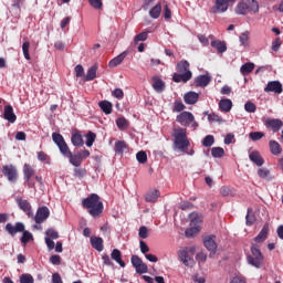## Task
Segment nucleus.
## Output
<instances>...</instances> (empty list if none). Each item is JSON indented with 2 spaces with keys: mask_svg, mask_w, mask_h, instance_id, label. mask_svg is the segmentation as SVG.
<instances>
[{
  "mask_svg": "<svg viewBox=\"0 0 283 283\" xmlns=\"http://www.w3.org/2000/svg\"><path fill=\"white\" fill-rule=\"evenodd\" d=\"M82 207L83 209H87L90 216L93 218H98L104 209L103 201H101V197L96 193H92L87 198H84L82 200Z\"/></svg>",
  "mask_w": 283,
  "mask_h": 283,
  "instance_id": "obj_1",
  "label": "nucleus"
},
{
  "mask_svg": "<svg viewBox=\"0 0 283 283\" xmlns=\"http://www.w3.org/2000/svg\"><path fill=\"white\" fill-rule=\"evenodd\" d=\"M235 12L237 14H255L260 12V3L256 0H244L238 3Z\"/></svg>",
  "mask_w": 283,
  "mask_h": 283,
  "instance_id": "obj_2",
  "label": "nucleus"
},
{
  "mask_svg": "<svg viewBox=\"0 0 283 283\" xmlns=\"http://www.w3.org/2000/svg\"><path fill=\"white\" fill-rule=\"evenodd\" d=\"M175 138V147L179 149V151H185L189 145V139L187 138V129L185 128H176L174 133Z\"/></svg>",
  "mask_w": 283,
  "mask_h": 283,
  "instance_id": "obj_3",
  "label": "nucleus"
},
{
  "mask_svg": "<svg viewBox=\"0 0 283 283\" xmlns=\"http://www.w3.org/2000/svg\"><path fill=\"white\" fill-rule=\"evenodd\" d=\"M251 254L248 255V263L251 264V266H254V269H262L264 265V255L262 254V251H260L259 245H252L251 247Z\"/></svg>",
  "mask_w": 283,
  "mask_h": 283,
  "instance_id": "obj_4",
  "label": "nucleus"
},
{
  "mask_svg": "<svg viewBox=\"0 0 283 283\" xmlns=\"http://www.w3.org/2000/svg\"><path fill=\"white\" fill-rule=\"evenodd\" d=\"M176 120L179 123V125H182L184 127H193V129H198V122H196V117L193 116V113L184 111L179 115L176 116Z\"/></svg>",
  "mask_w": 283,
  "mask_h": 283,
  "instance_id": "obj_5",
  "label": "nucleus"
},
{
  "mask_svg": "<svg viewBox=\"0 0 283 283\" xmlns=\"http://www.w3.org/2000/svg\"><path fill=\"white\" fill-rule=\"evenodd\" d=\"M196 253V248H188L186 250L178 251V259L185 266H193L196 261L193 260V255Z\"/></svg>",
  "mask_w": 283,
  "mask_h": 283,
  "instance_id": "obj_6",
  "label": "nucleus"
},
{
  "mask_svg": "<svg viewBox=\"0 0 283 283\" xmlns=\"http://www.w3.org/2000/svg\"><path fill=\"white\" fill-rule=\"evenodd\" d=\"M53 143L59 147L60 154L64 156V158H67L71 154L72 150H70V146H67V143H65V138H63V135L59 133H53L52 134Z\"/></svg>",
  "mask_w": 283,
  "mask_h": 283,
  "instance_id": "obj_7",
  "label": "nucleus"
},
{
  "mask_svg": "<svg viewBox=\"0 0 283 283\" xmlns=\"http://www.w3.org/2000/svg\"><path fill=\"white\" fill-rule=\"evenodd\" d=\"M189 220L191 228L187 229L185 233L186 238H193V235H198V233H200V229L196 226L200 224V222H202V219L199 218L198 212H192L189 214Z\"/></svg>",
  "mask_w": 283,
  "mask_h": 283,
  "instance_id": "obj_8",
  "label": "nucleus"
},
{
  "mask_svg": "<svg viewBox=\"0 0 283 283\" xmlns=\"http://www.w3.org/2000/svg\"><path fill=\"white\" fill-rule=\"evenodd\" d=\"M2 174L4 178H7V180L12 185L19 180V170L17 169V166L12 164L2 166Z\"/></svg>",
  "mask_w": 283,
  "mask_h": 283,
  "instance_id": "obj_9",
  "label": "nucleus"
},
{
  "mask_svg": "<svg viewBox=\"0 0 283 283\" xmlns=\"http://www.w3.org/2000/svg\"><path fill=\"white\" fill-rule=\"evenodd\" d=\"M67 158L69 163H71L73 167H81V165H83V160H85V158H90V150L85 149L75 151L74 154L71 153Z\"/></svg>",
  "mask_w": 283,
  "mask_h": 283,
  "instance_id": "obj_10",
  "label": "nucleus"
},
{
  "mask_svg": "<svg viewBox=\"0 0 283 283\" xmlns=\"http://www.w3.org/2000/svg\"><path fill=\"white\" fill-rule=\"evenodd\" d=\"M22 174L24 181L27 182L28 187L30 189H34V181H32V178H34V174H36V170L32 167L30 164H24L22 168Z\"/></svg>",
  "mask_w": 283,
  "mask_h": 283,
  "instance_id": "obj_11",
  "label": "nucleus"
},
{
  "mask_svg": "<svg viewBox=\"0 0 283 283\" xmlns=\"http://www.w3.org/2000/svg\"><path fill=\"white\" fill-rule=\"evenodd\" d=\"M50 218V208L46 206H42L38 208L35 216L33 214L32 220H34L35 224H43L45 220Z\"/></svg>",
  "mask_w": 283,
  "mask_h": 283,
  "instance_id": "obj_12",
  "label": "nucleus"
},
{
  "mask_svg": "<svg viewBox=\"0 0 283 283\" xmlns=\"http://www.w3.org/2000/svg\"><path fill=\"white\" fill-rule=\"evenodd\" d=\"M263 125H265L266 129H271V132L277 134V132L283 127V122L277 118H266L263 120Z\"/></svg>",
  "mask_w": 283,
  "mask_h": 283,
  "instance_id": "obj_13",
  "label": "nucleus"
},
{
  "mask_svg": "<svg viewBox=\"0 0 283 283\" xmlns=\"http://www.w3.org/2000/svg\"><path fill=\"white\" fill-rule=\"evenodd\" d=\"M15 202L21 211L28 216V218H34V212H32V205L30 201L22 199V198H17Z\"/></svg>",
  "mask_w": 283,
  "mask_h": 283,
  "instance_id": "obj_14",
  "label": "nucleus"
},
{
  "mask_svg": "<svg viewBox=\"0 0 283 283\" xmlns=\"http://www.w3.org/2000/svg\"><path fill=\"white\" fill-rule=\"evenodd\" d=\"M4 231L14 238L17 233H23V231H25V224L22 222H17L14 226L12 223H7Z\"/></svg>",
  "mask_w": 283,
  "mask_h": 283,
  "instance_id": "obj_15",
  "label": "nucleus"
},
{
  "mask_svg": "<svg viewBox=\"0 0 283 283\" xmlns=\"http://www.w3.org/2000/svg\"><path fill=\"white\" fill-rule=\"evenodd\" d=\"M235 0H216V4L212 8V12L220 14L229 10V3H233Z\"/></svg>",
  "mask_w": 283,
  "mask_h": 283,
  "instance_id": "obj_16",
  "label": "nucleus"
},
{
  "mask_svg": "<svg viewBox=\"0 0 283 283\" xmlns=\"http://www.w3.org/2000/svg\"><path fill=\"white\" fill-rule=\"evenodd\" d=\"M193 77V73L191 71H187L186 73H175L172 75L174 83H189Z\"/></svg>",
  "mask_w": 283,
  "mask_h": 283,
  "instance_id": "obj_17",
  "label": "nucleus"
},
{
  "mask_svg": "<svg viewBox=\"0 0 283 283\" xmlns=\"http://www.w3.org/2000/svg\"><path fill=\"white\" fill-rule=\"evenodd\" d=\"M203 247L210 251V256L216 255V251H218V243H216L213 237H205Z\"/></svg>",
  "mask_w": 283,
  "mask_h": 283,
  "instance_id": "obj_18",
  "label": "nucleus"
},
{
  "mask_svg": "<svg viewBox=\"0 0 283 283\" xmlns=\"http://www.w3.org/2000/svg\"><path fill=\"white\" fill-rule=\"evenodd\" d=\"M264 92H274V94H282L283 88H282V83L280 81H272L269 82L266 87L264 88Z\"/></svg>",
  "mask_w": 283,
  "mask_h": 283,
  "instance_id": "obj_19",
  "label": "nucleus"
},
{
  "mask_svg": "<svg viewBox=\"0 0 283 283\" xmlns=\"http://www.w3.org/2000/svg\"><path fill=\"white\" fill-rule=\"evenodd\" d=\"M3 118L9 123H17V115L14 114V108H12V105L4 106Z\"/></svg>",
  "mask_w": 283,
  "mask_h": 283,
  "instance_id": "obj_20",
  "label": "nucleus"
},
{
  "mask_svg": "<svg viewBox=\"0 0 283 283\" xmlns=\"http://www.w3.org/2000/svg\"><path fill=\"white\" fill-rule=\"evenodd\" d=\"M199 98H200V94L191 91L184 95V101L186 105H196Z\"/></svg>",
  "mask_w": 283,
  "mask_h": 283,
  "instance_id": "obj_21",
  "label": "nucleus"
},
{
  "mask_svg": "<svg viewBox=\"0 0 283 283\" xmlns=\"http://www.w3.org/2000/svg\"><path fill=\"white\" fill-rule=\"evenodd\" d=\"M249 158L251 163L256 165V167H262V165H264V158L262 157V155H260V151L258 150H253L252 153H250Z\"/></svg>",
  "mask_w": 283,
  "mask_h": 283,
  "instance_id": "obj_22",
  "label": "nucleus"
},
{
  "mask_svg": "<svg viewBox=\"0 0 283 283\" xmlns=\"http://www.w3.org/2000/svg\"><path fill=\"white\" fill-rule=\"evenodd\" d=\"M211 83V76L209 75H199L195 78L196 87H207Z\"/></svg>",
  "mask_w": 283,
  "mask_h": 283,
  "instance_id": "obj_23",
  "label": "nucleus"
},
{
  "mask_svg": "<svg viewBox=\"0 0 283 283\" xmlns=\"http://www.w3.org/2000/svg\"><path fill=\"white\" fill-rule=\"evenodd\" d=\"M111 258L112 260H114V262L119 264L122 269H125L126 264H125V261H123V253L120 252V250L114 249L111 253Z\"/></svg>",
  "mask_w": 283,
  "mask_h": 283,
  "instance_id": "obj_24",
  "label": "nucleus"
},
{
  "mask_svg": "<svg viewBox=\"0 0 283 283\" xmlns=\"http://www.w3.org/2000/svg\"><path fill=\"white\" fill-rule=\"evenodd\" d=\"M210 45L217 50L218 54H224L227 51V42L224 41L213 40L211 41Z\"/></svg>",
  "mask_w": 283,
  "mask_h": 283,
  "instance_id": "obj_25",
  "label": "nucleus"
},
{
  "mask_svg": "<svg viewBox=\"0 0 283 283\" xmlns=\"http://www.w3.org/2000/svg\"><path fill=\"white\" fill-rule=\"evenodd\" d=\"M127 57V51H124L119 55L115 56L108 62V67H118L123 61Z\"/></svg>",
  "mask_w": 283,
  "mask_h": 283,
  "instance_id": "obj_26",
  "label": "nucleus"
},
{
  "mask_svg": "<svg viewBox=\"0 0 283 283\" xmlns=\"http://www.w3.org/2000/svg\"><path fill=\"white\" fill-rule=\"evenodd\" d=\"M268 237H269V223H265L262 230L260 231V233L254 238V242L260 244L264 242V240H266Z\"/></svg>",
  "mask_w": 283,
  "mask_h": 283,
  "instance_id": "obj_27",
  "label": "nucleus"
},
{
  "mask_svg": "<svg viewBox=\"0 0 283 283\" xmlns=\"http://www.w3.org/2000/svg\"><path fill=\"white\" fill-rule=\"evenodd\" d=\"M232 108H233V102L231 99L222 98L219 102V109L224 112V114H228V112H231Z\"/></svg>",
  "mask_w": 283,
  "mask_h": 283,
  "instance_id": "obj_28",
  "label": "nucleus"
},
{
  "mask_svg": "<svg viewBox=\"0 0 283 283\" xmlns=\"http://www.w3.org/2000/svg\"><path fill=\"white\" fill-rule=\"evenodd\" d=\"M71 143L74 147H83V145H85V142H83V135L78 132L72 133Z\"/></svg>",
  "mask_w": 283,
  "mask_h": 283,
  "instance_id": "obj_29",
  "label": "nucleus"
},
{
  "mask_svg": "<svg viewBox=\"0 0 283 283\" xmlns=\"http://www.w3.org/2000/svg\"><path fill=\"white\" fill-rule=\"evenodd\" d=\"M96 72H98V64H94L88 69L86 75H84L83 77V81L85 82L94 81V78H96Z\"/></svg>",
  "mask_w": 283,
  "mask_h": 283,
  "instance_id": "obj_30",
  "label": "nucleus"
},
{
  "mask_svg": "<svg viewBox=\"0 0 283 283\" xmlns=\"http://www.w3.org/2000/svg\"><path fill=\"white\" fill-rule=\"evenodd\" d=\"M190 67V64L187 60H181L177 63L176 65V71L179 73V74H186V72H191L189 70Z\"/></svg>",
  "mask_w": 283,
  "mask_h": 283,
  "instance_id": "obj_31",
  "label": "nucleus"
},
{
  "mask_svg": "<svg viewBox=\"0 0 283 283\" xmlns=\"http://www.w3.org/2000/svg\"><path fill=\"white\" fill-rule=\"evenodd\" d=\"M153 88L158 93L165 92V83L159 76L153 77Z\"/></svg>",
  "mask_w": 283,
  "mask_h": 283,
  "instance_id": "obj_32",
  "label": "nucleus"
},
{
  "mask_svg": "<svg viewBox=\"0 0 283 283\" xmlns=\"http://www.w3.org/2000/svg\"><path fill=\"white\" fill-rule=\"evenodd\" d=\"M98 106L102 109V112L106 115L112 114L114 109V104H112V102L109 101H102L98 103Z\"/></svg>",
  "mask_w": 283,
  "mask_h": 283,
  "instance_id": "obj_33",
  "label": "nucleus"
},
{
  "mask_svg": "<svg viewBox=\"0 0 283 283\" xmlns=\"http://www.w3.org/2000/svg\"><path fill=\"white\" fill-rule=\"evenodd\" d=\"M91 247L95 249V251H103L104 245H103V238L99 237H91Z\"/></svg>",
  "mask_w": 283,
  "mask_h": 283,
  "instance_id": "obj_34",
  "label": "nucleus"
},
{
  "mask_svg": "<svg viewBox=\"0 0 283 283\" xmlns=\"http://www.w3.org/2000/svg\"><path fill=\"white\" fill-rule=\"evenodd\" d=\"M270 151L273 156H280L282 154V146L275 140L269 142Z\"/></svg>",
  "mask_w": 283,
  "mask_h": 283,
  "instance_id": "obj_35",
  "label": "nucleus"
},
{
  "mask_svg": "<svg viewBox=\"0 0 283 283\" xmlns=\"http://www.w3.org/2000/svg\"><path fill=\"white\" fill-rule=\"evenodd\" d=\"M158 198H160V190H150L146 193L145 200L146 202H157Z\"/></svg>",
  "mask_w": 283,
  "mask_h": 283,
  "instance_id": "obj_36",
  "label": "nucleus"
},
{
  "mask_svg": "<svg viewBox=\"0 0 283 283\" xmlns=\"http://www.w3.org/2000/svg\"><path fill=\"white\" fill-rule=\"evenodd\" d=\"M254 70H255V64L252 62H248L240 67V72L242 76H249V74H251V72H253Z\"/></svg>",
  "mask_w": 283,
  "mask_h": 283,
  "instance_id": "obj_37",
  "label": "nucleus"
},
{
  "mask_svg": "<svg viewBox=\"0 0 283 283\" xmlns=\"http://www.w3.org/2000/svg\"><path fill=\"white\" fill-rule=\"evenodd\" d=\"M161 12H163V4L157 3L155 7H153L149 10V17L151 19H158L160 17Z\"/></svg>",
  "mask_w": 283,
  "mask_h": 283,
  "instance_id": "obj_38",
  "label": "nucleus"
},
{
  "mask_svg": "<svg viewBox=\"0 0 283 283\" xmlns=\"http://www.w3.org/2000/svg\"><path fill=\"white\" fill-rule=\"evenodd\" d=\"M258 176L263 180H268V181L273 180V177H271V170H269V168H259Z\"/></svg>",
  "mask_w": 283,
  "mask_h": 283,
  "instance_id": "obj_39",
  "label": "nucleus"
},
{
  "mask_svg": "<svg viewBox=\"0 0 283 283\" xmlns=\"http://www.w3.org/2000/svg\"><path fill=\"white\" fill-rule=\"evenodd\" d=\"M185 109H187V106H185V104L182 103V101L180 99H176L172 106V112L174 113H182L185 112Z\"/></svg>",
  "mask_w": 283,
  "mask_h": 283,
  "instance_id": "obj_40",
  "label": "nucleus"
},
{
  "mask_svg": "<svg viewBox=\"0 0 283 283\" xmlns=\"http://www.w3.org/2000/svg\"><path fill=\"white\" fill-rule=\"evenodd\" d=\"M212 158H222L224 156V148L222 147H212L211 148Z\"/></svg>",
  "mask_w": 283,
  "mask_h": 283,
  "instance_id": "obj_41",
  "label": "nucleus"
},
{
  "mask_svg": "<svg viewBox=\"0 0 283 283\" xmlns=\"http://www.w3.org/2000/svg\"><path fill=\"white\" fill-rule=\"evenodd\" d=\"M20 240H21L22 244H28V242H30L31 240H34V237L31 234L30 231L23 230L22 237Z\"/></svg>",
  "mask_w": 283,
  "mask_h": 283,
  "instance_id": "obj_42",
  "label": "nucleus"
},
{
  "mask_svg": "<svg viewBox=\"0 0 283 283\" xmlns=\"http://www.w3.org/2000/svg\"><path fill=\"white\" fill-rule=\"evenodd\" d=\"M116 125L118 129L125 130L127 127H129V122L125 117H119L116 119Z\"/></svg>",
  "mask_w": 283,
  "mask_h": 283,
  "instance_id": "obj_43",
  "label": "nucleus"
},
{
  "mask_svg": "<svg viewBox=\"0 0 283 283\" xmlns=\"http://www.w3.org/2000/svg\"><path fill=\"white\" fill-rule=\"evenodd\" d=\"M148 36H149V32H147V31H144V32L137 34L134 38L135 45H138V43H140V41H147Z\"/></svg>",
  "mask_w": 283,
  "mask_h": 283,
  "instance_id": "obj_44",
  "label": "nucleus"
},
{
  "mask_svg": "<svg viewBox=\"0 0 283 283\" xmlns=\"http://www.w3.org/2000/svg\"><path fill=\"white\" fill-rule=\"evenodd\" d=\"M125 149H127V144L125 142H116L115 143V153L116 154H123V151H125Z\"/></svg>",
  "mask_w": 283,
  "mask_h": 283,
  "instance_id": "obj_45",
  "label": "nucleus"
},
{
  "mask_svg": "<svg viewBox=\"0 0 283 283\" xmlns=\"http://www.w3.org/2000/svg\"><path fill=\"white\" fill-rule=\"evenodd\" d=\"M213 143H216L213 135H207L202 140L203 147H212Z\"/></svg>",
  "mask_w": 283,
  "mask_h": 283,
  "instance_id": "obj_46",
  "label": "nucleus"
},
{
  "mask_svg": "<svg viewBox=\"0 0 283 283\" xmlns=\"http://www.w3.org/2000/svg\"><path fill=\"white\" fill-rule=\"evenodd\" d=\"M85 137H86V147H92V145H94V143L96 142V135L92 132H88Z\"/></svg>",
  "mask_w": 283,
  "mask_h": 283,
  "instance_id": "obj_47",
  "label": "nucleus"
},
{
  "mask_svg": "<svg viewBox=\"0 0 283 283\" xmlns=\"http://www.w3.org/2000/svg\"><path fill=\"white\" fill-rule=\"evenodd\" d=\"M264 133L262 132H251L249 134V138H251L253 142L262 140L264 138Z\"/></svg>",
  "mask_w": 283,
  "mask_h": 283,
  "instance_id": "obj_48",
  "label": "nucleus"
},
{
  "mask_svg": "<svg viewBox=\"0 0 283 283\" xmlns=\"http://www.w3.org/2000/svg\"><path fill=\"white\" fill-rule=\"evenodd\" d=\"M23 56L27 61H30V43L27 41L22 44Z\"/></svg>",
  "mask_w": 283,
  "mask_h": 283,
  "instance_id": "obj_49",
  "label": "nucleus"
},
{
  "mask_svg": "<svg viewBox=\"0 0 283 283\" xmlns=\"http://www.w3.org/2000/svg\"><path fill=\"white\" fill-rule=\"evenodd\" d=\"M135 271L139 275H143L144 273H147L149 271V268L147 266V264L145 262H143L142 264H139L135 268Z\"/></svg>",
  "mask_w": 283,
  "mask_h": 283,
  "instance_id": "obj_50",
  "label": "nucleus"
},
{
  "mask_svg": "<svg viewBox=\"0 0 283 283\" xmlns=\"http://www.w3.org/2000/svg\"><path fill=\"white\" fill-rule=\"evenodd\" d=\"M244 109L245 112H248L249 114H255L258 106H255L252 102H247L244 104Z\"/></svg>",
  "mask_w": 283,
  "mask_h": 283,
  "instance_id": "obj_51",
  "label": "nucleus"
},
{
  "mask_svg": "<svg viewBox=\"0 0 283 283\" xmlns=\"http://www.w3.org/2000/svg\"><path fill=\"white\" fill-rule=\"evenodd\" d=\"M245 222L248 227H252V224L255 222V216L251 214V208L248 209Z\"/></svg>",
  "mask_w": 283,
  "mask_h": 283,
  "instance_id": "obj_52",
  "label": "nucleus"
},
{
  "mask_svg": "<svg viewBox=\"0 0 283 283\" xmlns=\"http://www.w3.org/2000/svg\"><path fill=\"white\" fill-rule=\"evenodd\" d=\"M46 238H50L51 240H59V232L54 229H48L45 231Z\"/></svg>",
  "mask_w": 283,
  "mask_h": 283,
  "instance_id": "obj_53",
  "label": "nucleus"
},
{
  "mask_svg": "<svg viewBox=\"0 0 283 283\" xmlns=\"http://www.w3.org/2000/svg\"><path fill=\"white\" fill-rule=\"evenodd\" d=\"M208 120L210 123H223V119L221 116H219L218 114L216 113H211L208 115Z\"/></svg>",
  "mask_w": 283,
  "mask_h": 283,
  "instance_id": "obj_54",
  "label": "nucleus"
},
{
  "mask_svg": "<svg viewBox=\"0 0 283 283\" xmlns=\"http://www.w3.org/2000/svg\"><path fill=\"white\" fill-rule=\"evenodd\" d=\"M136 159L138 160V163H140L142 165H145V163H147V153L145 151H138L136 155Z\"/></svg>",
  "mask_w": 283,
  "mask_h": 283,
  "instance_id": "obj_55",
  "label": "nucleus"
},
{
  "mask_svg": "<svg viewBox=\"0 0 283 283\" xmlns=\"http://www.w3.org/2000/svg\"><path fill=\"white\" fill-rule=\"evenodd\" d=\"M20 283H34V277L32 274H22L20 276Z\"/></svg>",
  "mask_w": 283,
  "mask_h": 283,
  "instance_id": "obj_56",
  "label": "nucleus"
},
{
  "mask_svg": "<svg viewBox=\"0 0 283 283\" xmlns=\"http://www.w3.org/2000/svg\"><path fill=\"white\" fill-rule=\"evenodd\" d=\"M280 48H282V40L280 38H276L272 42V51L273 52H280Z\"/></svg>",
  "mask_w": 283,
  "mask_h": 283,
  "instance_id": "obj_57",
  "label": "nucleus"
},
{
  "mask_svg": "<svg viewBox=\"0 0 283 283\" xmlns=\"http://www.w3.org/2000/svg\"><path fill=\"white\" fill-rule=\"evenodd\" d=\"M74 71H75V76L77 78H81V77L85 76V69H83V65H81V64L76 65Z\"/></svg>",
  "mask_w": 283,
  "mask_h": 283,
  "instance_id": "obj_58",
  "label": "nucleus"
},
{
  "mask_svg": "<svg viewBox=\"0 0 283 283\" xmlns=\"http://www.w3.org/2000/svg\"><path fill=\"white\" fill-rule=\"evenodd\" d=\"M38 160H40V163H50V156H48L45 151H38Z\"/></svg>",
  "mask_w": 283,
  "mask_h": 283,
  "instance_id": "obj_59",
  "label": "nucleus"
},
{
  "mask_svg": "<svg viewBox=\"0 0 283 283\" xmlns=\"http://www.w3.org/2000/svg\"><path fill=\"white\" fill-rule=\"evenodd\" d=\"M138 235H139V238H142V240H147V238L149 237L147 227L142 226V227L139 228Z\"/></svg>",
  "mask_w": 283,
  "mask_h": 283,
  "instance_id": "obj_60",
  "label": "nucleus"
},
{
  "mask_svg": "<svg viewBox=\"0 0 283 283\" xmlns=\"http://www.w3.org/2000/svg\"><path fill=\"white\" fill-rule=\"evenodd\" d=\"M130 262H132L134 269H136V266H139V264H143V259H140V256L134 254V255L130 258Z\"/></svg>",
  "mask_w": 283,
  "mask_h": 283,
  "instance_id": "obj_61",
  "label": "nucleus"
},
{
  "mask_svg": "<svg viewBox=\"0 0 283 283\" xmlns=\"http://www.w3.org/2000/svg\"><path fill=\"white\" fill-rule=\"evenodd\" d=\"M112 94L115 98H118L119 101H122V98H125V93L122 88H115Z\"/></svg>",
  "mask_w": 283,
  "mask_h": 283,
  "instance_id": "obj_62",
  "label": "nucleus"
},
{
  "mask_svg": "<svg viewBox=\"0 0 283 283\" xmlns=\"http://www.w3.org/2000/svg\"><path fill=\"white\" fill-rule=\"evenodd\" d=\"M239 40L241 45H249V32L241 33Z\"/></svg>",
  "mask_w": 283,
  "mask_h": 283,
  "instance_id": "obj_63",
  "label": "nucleus"
},
{
  "mask_svg": "<svg viewBox=\"0 0 283 283\" xmlns=\"http://www.w3.org/2000/svg\"><path fill=\"white\" fill-rule=\"evenodd\" d=\"M50 262L51 264H54L55 266H59L61 264V255L59 254H53L50 256Z\"/></svg>",
  "mask_w": 283,
  "mask_h": 283,
  "instance_id": "obj_64",
  "label": "nucleus"
}]
</instances>
